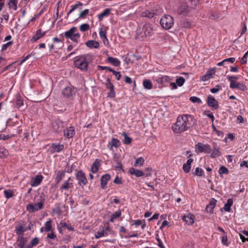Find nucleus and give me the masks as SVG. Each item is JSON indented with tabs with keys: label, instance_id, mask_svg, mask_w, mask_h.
<instances>
[{
	"label": "nucleus",
	"instance_id": "obj_1",
	"mask_svg": "<svg viewBox=\"0 0 248 248\" xmlns=\"http://www.w3.org/2000/svg\"><path fill=\"white\" fill-rule=\"evenodd\" d=\"M195 123V120L191 116L183 115L177 118V121L172 125V128L174 132L180 133L192 127Z\"/></svg>",
	"mask_w": 248,
	"mask_h": 248
},
{
	"label": "nucleus",
	"instance_id": "obj_2",
	"mask_svg": "<svg viewBox=\"0 0 248 248\" xmlns=\"http://www.w3.org/2000/svg\"><path fill=\"white\" fill-rule=\"evenodd\" d=\"M92 60V56L89 54L81 56L74 62L76 67L83 71H86L89 62Z\"/></svg>",
	"mask_w": 248,
	"mask_h": 248
},
{
	"label": "nucleus",
	"instance_id": "obj_3",
	"mask_svg": "<svg viewBox=\"0 0 248 248\" xmlns=\"http://www.w3.org/2000/svg\"><path fill=\"white\" fill-rule=\"evenodd\" d=\"M64 36L66 38L70 39L73 42L78 43L80 35L77 32V28L73 27L64 32Z\"/></svg>",
	"mask_w": 248,
	"mask_h": 248
},
{
	"label": "nucleus",
	"instance_id": "obj_4",
	"mask_svg": "<svg viewBox=\"0 0 248 248\" xmlns=\"http://www.w3.org/2000/svg\"><path fill=\"white\" fill-rule=\"evenodd\" d=\"M160 23L163 28L166 30H169L172 27L174 21L172 16L165 15L162 17Z\"/></svg>",
	"mask_w": 248,
	"mask_h": 248
},
{
	"label": "nucleus",
	"instance_id": "obj_5",
	"mask_svg": "<svg viewBox=\"0 0 248 248\" xmlns=\"http://www.w3.org/2000/svg\"><path fill=\"white\" fill-rule=\"evenodd\" d=\"M195 150L196 152L206 154L211 153L212 151L211 146L209 144H204L201 142H199L196 145Z\"/></svg>",
	"mask_w": 248,
	"mask_h": 248
},
{
	"label": "nucleus",
	"instance_id": "obj_6",
	"mask_svg": "<svg viewBox=\"0 0 248 248\" xmlns=\"http://www.w3.org/2000/svg\"><path fill=\"white\" fill-rule=\"evenodd\" d=\"M44 204V199H42L40 202L34 204H29L27 205L26 208L28 211L33 213L43 208Z\"/></svg>",
	"mask_w": 248,
	"mask_h": 248
},
{
	"label": "nucleus",
	"instance_id": "obj_7",
	"mask_svg": "<svg viewBox=\"0 0 248 248\" xmlns=\"http://www.w3.org/2000/svg\"><path fill=\"white\" fill-rule=\"evenodd\" d=\"M63 124L64 123L61 121H55L52 123V130L56 133L62 132L64 127Z\"/></svg>",
	"mask_w": 248,
	"mask_h": 248
},
{
	"label": "nucleus",
	"instance_id": "obj_8",
	"mask_svg": "<svg viewBox=\"0 0 248 248\" xmlns=\"http://www.w3.org/2000/svg\"><path fill=\"white\" fill-rule=\"evenodd\" d=\"M76 178L78 180V184L81 186L85 185L87 183V179L85 174L81 170L78 171L77 172Z\"/></svg>",
	"mask_w": 248,
	"mask_h": 248
},
{
	"label": "nucleus",
	"instance_id": "obj_9",
	"mask_svg": "<svg viewBox=\"0 0 248 248\" xmlns=\"http://www.w3.org/2000/svg\"><path fill=\"white\" fill-rule=\"evenodd\" d=\"M28 237H24V236H18L17 239V244L15 248H26L25 245L28 241Z\"/></svg>",
	"mask_w": 248,
	"mask_h": 248
},
{
	"label": "nucleus",
	"instance_id": "obj_10",
	"mask_svg": "<svg viewBox=\"0 0 248 248\" xmlns=\"http://www.w3.org/2000/svg\"><path fill=\"white\" fill-rule=\"evenodd\" d=\"M76 90L75 88L71 86H67L62 90V94L67 97H70L74 95Z\"/></svg>",
	"mask_w": 248,
	"mask_h": 248
},
{
	"label": "nucleus",
	"instance_id": "obj_11",
	"mask_svg": "<svg viewBox=\"0 0 248 248\" xmlns=\"http://www.w3.org/2000/svg\"><path fill=\"white\" fill-rule=\"evenodd\" d=\"M191 8L189 4L186 3L182 4L178 9V12L180 14L186 15L189 12Z\"/></svg>",
	"mask_w": 248,
	"mask_h": 248
},
{
	"label": "nucleus",
	"instance_id": "obj_12",
	"mask_svg": "<svg viewBox=\"0 0 248 248\" xmlns=\"http://www.w3.org/2000/svg\"><path fill=\"white\" fill-rule=\"evenodd\" d=\"M230 87L232 89H239L243 91L246 90L247 89L246 86L244 84L236 81L230 83Z\"/></svg>",
	"mask_w": 248,
	"mask_h": 248
},
{
	"label": "nucleus",
	"instance_id": "obj_13",
	"mask_svg": "<svg viewBox=\"0 0 248 248\" xmlns=\"http://www.w3.org/2000/svg\"><path fill=\"white\" fill-rule=\"evenodd\" d=\"M207 104L209 106L213 107L215 109H217L218 108L217 101L214 97L211 95H209L208 97Z\"/></svg>",
	"mask_w": 248,
	"mask_h": 248
},
{
	"label": "nucleus",
	"instance_id": "obj_14",
	"mask_svg": "<svg viewBox=\"0 0 248 248\" xmlns=\"http://www.w3.org/2000/svg\"><path fill=\"white\" fill-rule=\"evenodd\" d=\"M71 179L70 177H69L68 179L66 181H65L63 183L61 187H60V190L62 191L63 190H68L69 189L71 188L73 186V185L72 183H70L69 182V180Z\"/></svg>",
	"mask_w": 248,
	"mask_h": 248
},
{
	"label": "nucleus",
	"instance_id": "obj_15",
	"mask_svg": "<svg viewBox=\"0 0 248 248\" xmlns=\"http://www.w3.org/2000/svg\"><path fill=\"white\" fill-rule=\"evenodd\" d=\"M217 201L214 198H212L209 204H208L206 207V210L207 212L212 214L213 213V211L214 208H215Z\"/></svg>",
	"mask_w": 248,
	"mask_h": 248
},
{
	"label": "nucleus",
	"instance_id": "obj_16",
	"mask_svg": "<svg viewBox=\"0 0 248 248\" xmlns=\"http://www.w3.org/2000/svg\"><path fill=\"white\" fill-rule=\"evenodd\" d=\"M110 179V176L108 174H106L102 176L101 178V187L102 189L106 188L107 182Z\"/></svg>",
	"mask_w": 248,
	"mask_h": 248
},
{
	"label": "nucleus",
	"instance_id": "obj_17",
	"mask_svg": "<svg viewBox=\"0 0 248 248\" xmlns=\"http://www.w3.org/2000/svg\"><path fill=\"white\" fill-rule=\"evenodd\" d=\"M121 145L120 141L117 139L112 138L111 142H109L108 146V148L112 150L113 149V147H114L115 148H117Z\"/></svg>",
	"mask_w": 248,
	"mask_h": 248
},
{
	"label": "nucleus",
	"instance_id": "obj_18",
	"mask_svg": "<svg viewBox=\"0 0 248 248\" xmlns=\"http://www.w3.org/2000/svg\"><path fill=\"white\" fill-rule=\"evenodd\" d=\"M194 216L191 214L185 215L183 217V220L188 225H191L194 223Z\"/></svg>",
	"mask_w": 248,
	"mask_h": 248
},
{
	"label": "nucleus",
	"instance_id": "obj_19",
	"mask_svg": "<svg viewBox=\"0 0 248 248\" xmlns=\"http://www.w3.org/2000/svg\"><path fill=\"white\" fill-rule=\"evenodd\" d=\"M64 135L67 138H72L75 134V128L74 126H70L68 129L64 130Z\"/></svg>",
	"mask_w": 248,
	"mask_h": 248
},
{
	"label": "nucleus",
	"instance_id": "obj_20",
	"mask_svg": "<svg viewBox=\"0 0 248 248\" xmlns=\"http://www.w3.org/2000/svg\"><path fill=\"white\" fill-rule=\"evenodd\" d=\"M129 172L131 174L135 175L136 177H141L144 175V172L140 170H136L134 168H131L129 170Z\"/></svg>",
	"mask_w": 248,
	"mask_h": 248
},
{
	"label": "nucleus",
	"instance_id": "obj_21",
	"mask_svg": "<svg viewBox=\"0 0 248 248\" xmlns=\"http://www.w3.org/2000/svg\"><path fill=\"white\" fill-rule=\"evenodd\" d=\"M27 228L22 225H17L15 227L16 234L18 236H24V232H26Z\"/></svg>",
	"mask_w": 248,
	"mask_h": 248
},
{
	"label": "nucleus",
	"instance_id": "obj_22",
	"mask_svg": "<svg viewBox=\"0 0 248 248\" xmlns=\"http://www.w3.org/2000/svg\"><path fill=\"white\" fill-rule=\"evenodd\" d=\"M109 231V227L108 226L105 230H102L101 232H98L95 234V237L97 239L100 238L103 236H107L108 234Z\"/></svg>",
	"mask_w": 248,
	"mask_h": 248
},
{
	"label": "nucleus",
	"instance_id": "obj_23",
	"mask_svg": "<svg viewBox=\"0 0 248 248\" xmlns=\"http://www.w3.org/2000/svg\"><path fill=\"white\" fill-rule=\"evenodd\" d=\"M65 175V172L63 170H58L56 171L55 180L57 184H59L63 179Z\"/></svg>",
	"mask_w": 248,
	"mask_h": 248
},
{
	"label": "nucleus",
	"instance_id": "obj_24",
	"mask_svg": "<svg viewBox=\"0 0 248 248\" xmlns=\"http://www.w3.org/2000/svg\"><path fill=\"white\" fill-rule=\"evenodd\" d=\"M51 148L52 149L54 152L58 153L63 150L64 146L63 144L52 143L51 144Z\"/></svg>",
	"mask_w": 248,
	"mask_h": 248
},
{
	"label": "nucleus",
	"instance_id": "obj_25",
	"mask_svg": "<svg viewBox=\"0 0 248 248\" xmlns=\"http://www.w3.org/2000/svg\"><path fill=\"white\" fill-rule=\"evenodd\" d=\"M86 46L91 48H97L99 46V44L94 40H89L86 42Z\"/></svg>",
	"mask_w": 248,
	"mask_h": 248
},
{
	"label": "nucleus",
	"instance_id": "obj_26",
	"mask_svg": "<svg viewBox=\"0 0 248 248\" xmlns=\"http://www.w3.org/2000/svg\"><path fill=\"white\" fill-rule=\"evenodd\" d=\"M107 62L112 64L115 66H118L120 64V61L116 59L111 57H108L107 59Z\"/></svg>",
	"mask_w": 248,
	"mask_h": 248
},
{
	"label": "nucleus",
	"instance_id": "obj_27",
	"mask_svg": "<svg viewBox=\"0 0 248 248\" xmlns=\"http://www.w3.org/2000/svg\"><path fill=\"white\" fill-rule=\"evenodd\" d=\"M142 30L147 36H150L153 33V30L150 24H145L142 27Z\"/></svg>",
	"mask_w": 248,
	"mask_h": 248
},
{
	"label": "nucleus",
	"instance_id": "obj_28",
	"mask_svg": "<svg viewBox=\"0 0 248 248\" xmlns=\"http://www.w3.org/2000/svg\"><path fill=\"white\" fill-rule=\"evenodd\" d=\"M39 243V239L35 237L33 238L30 243V244L26 246L25 248H32L33 247L37 246Z\"/></svg>",
	"mask_w": 248,
	"mask_h": 248
},
{
	"label": "nucleus",
	"instance_id": "obj_29",
	"mask_svg": "<svg viewBox=\"0 0 248 248\" xmlns=\"http://www.w3.org/2000/svg\"><path fill=\"white\" fill-rule=\"evenodd\" d=\"M184 2L189 4V6L193 9L197 5L200 0H183Z\"/></svg>",
	"mask_w": 248,
	"mask_h": 248
},
{
	"label": "nucleus",
	"instance_id": "obj_30",
	"mask_svg": "<svg viewBox=\"0 0 248 248\" xmlns=\"http://www.w3.org/2000/svg\"><path fill=\"white\" fill-rule=\"evenodd\" d=\"M221 153L219 150V148H217L216 146H214V148L212 151V153L211 155V157L212 158H216L217 157L221 155Z\"/></svg>",
	"mask_w": 248,
	"mask_h": 248
},
{
	"label": "nucleus",
	"instance_id": "obj_31",
	"mask_svg": "<svg viewBox=\"0 0 248 248\" xmlns=\"http://www.w3.org/2000/svg\"><path fill=\"white\" fill-rule=\"evenodd\" d=\"M106 81H108L109 85H110V93H108V96L110 97H114L115 95V93L114 90V86L113 85V84L110 82L109 78H107Z\"/></svg>",
	"mask_w": 248,
	"mask_h": 248
},
{
	"label": "nucleus",
	"instance_id": "obj_32",
	"mask_svg": "<svg viewBox=\"0 0 248 248\" xmlns=\"http://www.w3.org/2000/svg\"><path fill=\"white\" fill-rule=\"evenodd\" d=\"M43 179L42 175H36L33 179V182L31 184L32 186H36L39 185Z\"/></svg>",
	"mask_w": 248,
	"mask_h": 248
},
{
	"label": "nucleus",
	"instance_id": "obj_33",
	"mask_svg": "<svg viewBox=\"0 0 248 248\" xmlns=\"http://www.w3.org/2000/svg\"><path fill=\"white\" fill-rule=\"evenodd\" d=\"M100 162L97 159L93 162L91 167V171L93 173H94L97 172L98 168L100 166Z\"/></svg>",
	"mask_w": 248,
	"mask_h": 248
},
{
	"label": "nucleus",
	"instance_id": "obj_34",
	"mask_svg": "<svg viewBox=\"0 0 248 248\" xmlns=\"http://www.w3.org/2000/svg\"><path fill=\"white\" fill-rule=\"evenodd\" d=\"M170 78L167 76H163L160 78H159L157 79L156 81L157 82L163 84L165 82H170Z\"/></svg>",
	"mask_w": 248,
	"mask_h": 248
},
{
	"label": "nucleus",
	"instance_id": "obj_35",
	"mask_svg": "<svg viewBox=\"0 0 248 248\" xmlns=\"http://www.w3.org/2000/svg\"><path fill=\"white\" fill-rule=\"evenodd\" d=\"M233 200L232 199H229L227 200V203L225 204L224 209L227 212H230L231 209V207L232 205Z\"/></svg>",
	"mask_w": 248,
	"mask_h": 248
},
{
	"label": "nucleus",
	"instance_id": "obj_36",
	"mask_svg": "<svg viewBox=\"0 0 248 248\" xmlns=\"http://www.w3.org/2000/svg\"><path fill=\"white\" fill-rule=\"evenodd\" d=\"M16 108H19L23 105V99L19 95H17L16 99Z\"/></svg>",
	"mask_w": 248,
	"mask_h": 248
},
{
	"label": "nucleus",
	"instance_id": "obj_37",
	"mask_svg": "<svg viewBox=\"0 0 248 248\" xmlns=\"http://www.w3.org/2000/svg\"><path fill=\"white\" fill-rule=\"evenodd\" d=\"M147 36H148L145 32H144L142 30L141 31H140V29L138 30V32H137V35H136L137 39L140 40H142L143 39H144V38L145 37H147Z\"/></svg>",
	"mask_w": 248,
	"mask_h": 248
},
{
	"label": "nucleus",
	"instance_id": "obj_38",
	"mask_svg": "<svg viewBox=\"0 0 248 248\" xmlns=\"http://www.w3.org/2000/svg\"><path fill=\"white\" fill-rule=\"evenodd\" d=\"M110 12V9L109 8L105 9L104 11L98 15V18L101 20L104 17L108 16Z\"/></svg>",
	"mask_w": 248,
	"mask_h": 248
},
{
	"label": "nucleus",
	"instance_id": "obj_39",
	"mask_svg": "<svg viewBox=\"0 0 248 248\" xmlns=\"http://www.w3.org/2000/svg\"><path fill=\"white\" fill-rule=\"evenodd\" d=\"M121 216V211L119 210L117 212H115L111 215V217L109 219V221L111 222H113L114 220L116 218L119 217Z\"/></svg>",
	"mask_w": 248,
	"mask_h": 248
},
{
	"label": "nucleus",
	"instance_id": "obj_40",
	"mask_svg": "<svg viewBox=\"0 0 248 248\" xmlns=\"http://www.w3.org/2000/svg\"><path fill=\"white\" fill-rule=\"evenodd\" d=\"M41 37H42V35L41 34V29H38L36 31L35 34L34 35H33L31 40L33 42H35V41H37L38 40H39Z\"/></svg>",
	"mask_w": 248,
	"mask_h": 248
},
{
	"label": "nucleus",
	"instance_id": "obj_41",
	"mask_svg": "<svg viewBox=\"0 0 248 248\" xmlns=\"http://www.w3.org/2000/svg\"><path fill=\"white\" fill-rule=\"evenodd\" d=\"M17 0H10L8 5L10 9H13L14 10H16L17 9Z\"/></svg>",
	"mask_w": 248,
	"mask_h": 248
},
{
	"label": "nucleus",
	"instance_id": "obj_42",
	"mask_svg": "<svg viewBox=\"0 0 248 248\" xmlns=\"http://www.w3.org/2000/svg\"><path fill=\"white\" fill-rule=\"evenodd\" d=\"M143 85L145 88L150 90L153 87V85L151 81L148 79H145L143 81Z\"/></svg>",
	"mask_w": 248,
	"mask_h": 248
},
{
	"label": "nucleus",
	"instance_id": "obj_43",
	"mask_svg": "<svg viewBox=\"0 0 248 248\" xmlns=\"http://www.w3.org/2000/svg\"><path fill=\"white\" fill-rule=\"evenodd\" d=\"M122 135L124 137V143L125 144H129L132 141V139L129 137L127 134L125 132H123Z\"/></svg>",
	"mask_w": 248,
	"mask_h": 248
},
{
	"label": "nucleus",
	"instance_id": "obj_44",
	"mask_svg": "<svg viewBox=\"0 0 248 248\" xmlns=\"http://www.w3.org/2000/svg\"><path fill=\"white\" fill-rule=\"evenodd\" d=\"M144 163V159L143 158L140 157L137 158L135 163V166L137 167L139 166H142Z\"/></svg>",
	"mask_w": 248,
	"mask_h": 248
},
{
	"label": "nucleus",
	"instance_id": "obj_45",
	"mask_svg": "<svg viewBox=\"0 0 248 248\" xmlns=\"http://www.w3.org/2000/svg\"><path fill=\"white\" fill-rule=\"evenodd\" d=\"M218 172L220 176L222 177L223 174H227L229 173V170L225 166H221L219 169Z\"/></svg>",
	"mask_w": 248,
	"mask_h": 248
},
{
	"label": "nucleus",
	"instance_id": "obj_46",
	"mask_svg": "<svg viewBox=\"0 0 248 248\" xmlns=\"http://www.w3.org/2000/svg\"><path fill=\"white\" fill-rule=\"evenodd\" d=\"M45 231L46 232H48L51 231L52 226H51V220L49 219L48 221H46L45 224Z\"/></svg>",
	"mask_w": 248,
	"mask_h": 248
},
{
	"label": "nucleus",
	"instance_id": "obj_47",
	"mask_svg": "<svg viewBox=\"0 0 248 248\" xmlns=\"http://www.w3.org/2000/svg\"><path fill=\"white\" fill-rule=\"evenodd\" d=\"M82 5H83V4L81 2H78V3H77L76 4L72 6L71 9L70 10V11H69V12L67 15V17H68L69 15H70V14H71L73 11H74L76 9L78 8L79 6H82Z\"/></svg>",
	"mask_w": 248,
	"mask_h": 248
},
{
	"label": "nucleus",
	"instance_id": "obj_48",
	"mask_svg": "<svg viewBox=\"0 0 248 248\" xmlns=\"http://www.w3.org/2000/svg\"><path fill=\"white\" fill-rule=\"evenodd\" d=\"M8 155V151L4 148L0 147V157H3L6 156Z\"/></svg>",
	"mask_w": 248,
	"mask_h": 248
},
{
	"label": "nucleus",
	"instance_id": "obj_49",
	"mask_svg": "<svg viewBox=\"0 0 248 248\" xmlns=\"http://www.w3.org/2000/svg\"><path fill=\"white\" fill-rule=\"evenodd\" d=\"M90 26L88 24L85 23L81 25L79 27V29L81 31H85L89 30Z\"/></svg>",
	"mask_w": 248,
	"mask_h": 248
},
{
	"label": "nucleus",
	"instance_id": "obj_50",
	"mask_svg": "<svg viewBox=\"0 0 248 248\" xmlns=\"http://www.w3.org/2000/svg\"><path fill=\"white\" fill-rule=\"evenodd\" d=\"M203 170L201 168L197 167L195 169V172L194 173V175L202 176L203 175Z\"/></svg>",
	"mask_w": 248,
	"mask_h": 248
},
{
	"label": "nucleus",
	"instance_id": "obj_51",
	"mask_svg": "<svg viewBox=\"0 0 248 248\" xmlns=\"http://www.w3.org/2000/svg\"><path fill=\"white\" fill-rule=\"evenodd\" d=\"M185 81V79L183 77H180L177 78L176 80V83L179 86H182Z\"/></svg>",
	"mask_w": 248,
	"mask_h": 248
},
{
	"label": "nucleus",
	"instance_id": "obj_52",
	"mask_svg": "<svg viewBox=\"0 0 248 248\" xmlns=\"http://www.w3.org/2000/svg\"><path fill=\"white\" fill-rule=\"evenodd\" d=\"M189 100L193 103H197L199 104H202V103L201 100L199 98L196 96L190 97Z\"/></svg>",
	"mask_w": 248,
	"mask_h": 248
},
{
	"label": "nucleus",
	"instance_id": "obj_53",
	"mask_svg": "<svg viewBox=\"0 0 248 248\" xmlns=\"http://www.w3.org/2000/svg\"><path fill=\"white\" fill-rule=\"evenodd\" d=\"M109 71L113 73V74L115 76L117 80H120L121 77V75L119 72L115 71L113 69H109Z\"/></svg>",
	"mask_w": 248,
	"mask_h": 248
},
{
	"label": "nucleus",
	"instance_id": "obj_54",
	"mask_svg": "<svg viewBox=\"0 0 248 248\" xmlns=\"http://www.w3.org/2000/svg\"><path fill=\"white\" fill-rule=\"evenodd\" d=\"M221 243L223 245L228 246L229 243L228 242V238L226 235H224L221 237Z\"/></svg>",
	"mask_w": 248,
	"mask_h": 248
},
{
	"label": "nucleus",
	"instance_id": "obj_55",
	"mask_svg": "<svg viewBox=\"0 0 248 248\" xmlns=\"http://www.w3.org/2000/svg\"><path fill=\"white\" fill-rule=\"evenodd\" d=\"M4 193L7 199H9L13 196V192L11 190H4Z\"/></svg>",
	"mask_w": 248,
	"mask_h": 248
},
{
	"label": "nucleus",
	"instance_id": "obj_56",
	"mask_svg": "<svg viewBox=\"0 0 248 248\" xmlns=\"http://www.w3.org/2000/svg\"><path fill=\"white\" fill-rule=\"evenodd\" d=\"M89 12V11L88 9H85L83 11H82V12H81V13H80L79 15V18H83L85 17V16L88 14Z\"/></svg>",
	"mask_w": 248,
	"mask_h": 248
},
{
	"label": "nucleus",
	"instance_id": "obj_57",
	"mask_svg": "<svg viewBox=\"0 0 248 248\" xmlns=\"http://www.w3.org/2000/svg\"><path fill=\"white\" fill-rule=\"evenodd\" d=\"M99 35L101 38L103 39L108 40L106 36V32L105 31H102V29H101L99 31Z\"/></svg>",
	"mask_w": 248,
	"mask_h": 248
},
{
	"label": "nucleus",
	"instance_id": "obj_58",
	"mask_svg": "<svg viewBox=\"0 0 248 248\" xmlns=\"http://www.w3.org/2000/svg\"><path fill=\"white\" fill-rule=\"evenodd\" d=\"M181 25L182 27L187 28L190 26L191 23L189 21L185 20L182 22Z\"/></svg>",
	"mask_w": 248,
	"mask_h": 248
},
{
	"label": "nucleus",
	"instance_id": "obj_59",
	"mask_svg": "<svg viewBox=\"0 0 248 248\" xmlns=\"http://www.w3.org/2000/svg\"><path fill=\"white\" fill-rule=\"evenodd\" d=\"M247 53H245L244 55L241 58L240 60L241 63L244 64L247 63Z\"/></svg>",
	"mask_w": 248,
	"mask_h": 248
},
{
	"label": "nucleus",
	"instance_id": "obj_60",
	"mask_svg": "<svg viewBox=\"0 0 248 248\" xmlns=\"http://www.w3.org/2000/svg\"><path fill=\"white\" fill-rule=\"evenodd\" d=\"M60 225L62 228H66L69 230H73V228L69 226L65 222H61Z\"/></svg>",
	"mask_w": 248,
	"mask_h": 248
},
{
	"label": "nucleus",
	"instance_id": "obj_61",
	"mask_svg": "<svg viewBox=\"0 0 248 248\" xmlns=\"http://www.w3.org/2000/svg\"><path fill=\"white\" fill-rule=\"evenodd\" d=\"M47 237L51 239H55L57 238L56 235L52 231L50 233H48Z\"/></svg>",
	"mask_w": 248,
	"mask_h": 248
},
{
	"label": "nucleus",
	"instance_id": "obj_62",
	"mask_svg": "<svg viewBox=\"0 0 248 248\" xmlns=\"http://www.w3.org/2000/svg\"><path fill=\"white\" fill-rule=\"evenodd\" d=\"M227 78L228 80L230 82V83H232L233 82H235L234 79L237 80L238 79V77L236 76H228Z\"/></svg>",
	"mask_w": 248,
	"mask_h": 248
},
{
	"label": "nucleus",
	"instance_id": "obj_63",
	"mask_svg": "<svg viewBox=\"0 0 248 248\" xmlns=\"http://www.w3.org/2000/svg\"><path fill=\"white\" fill-rule=\"evenodd\" d=\"M183 169L185 172L188 173L189 172L190 170L191 167L187 166V165H186V164H184L183 166Z\"/></svg>",
	"mask_w": 248,
	"mask_h": 248
},
{
	"label": "nucleus",
	"instance_id": "obj_64",
	"mask_svg": "<svg viewBox=\"0 0 248 248\" xmlns=\"http://www.w3.org/2000/svg\"><path fill=\"white\" fill-rule=\"evenodd\" d=\"M211 77L207 74H206L201 77V79L203 81L208 80Z\"/></svg>",
	"mask_w": 248,
	"mask_h": 248
}]
</instances>
